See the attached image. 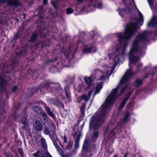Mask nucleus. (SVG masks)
I'll return each instance as SVG.
<instances>
[{
  "label": "nucleus",
  "mask_w": 157,
  "mask_h": 157,
  "mask_svg": "<svg viewBox=\"0 0 157 157\" xmlns=\"http://www.w3.org/2000/svg\"><path fill=\"white\" fill-rule=\"evenodd\" d=\"M136 73V72H133L131 69L127 70L116 88L112 90L102 105L92 117L90 124V129H96L99 128L101 123L103 121L108 112L110 110V106L114 102L116 98L119 96L116 94L118 89L123 84L128 82Z\"/></svg>",
  "instance_id": "nucleus-1"
},
{
  "label": "nucleus",
  "mask_w": 157,
  "mask_h": 157,
  "mask_svg": "<svg viewBox=\"0 0 157 157\" xmlns=\"http://www.w3.org/2000/svg\"><path fill=\"white\" fill-rule=\"evenodd\" d=\"M139 29L137 23L135 22H129L127 24L124 33H116V36L118 38L119 43L123 44V50H125L128 46L127 40L130 39Z\"/></svg>",
  "instance_id": "nucleus-2"
},
{
  "label": "nucleus",
  "mask_w": 157,
  "mask_h": 157,
  "mask_svg": "<svg viewBox=\"0 0 157 157\" xmlns=\"http://www.w3.org/2000/svg\"><path fill=\"white\" fill-rule=\"evenodd\" d=\"M147 32L144 31L137 35L132 42V45L129 53V59L131 63H136L139 58L134 55L135 52H140V43H141L144 45H146L148 42Z\"/></svg>",
  "instance_id": "nucleus-3"
},
{
  "label": "nucleus",
  "mask_w": 157,
  "mask_h": 157,
  "mask_svg": "<svg viewBox=\"0 0 157 157\" xmlns=\"http://www.w3.org/2000/svg\"><path fill=\"white\" fill-rule=\"evenodd\" d=\"M38 31L36 30L34 31L31 34L28 42L25 44V47L29 48V44L30 43L34 44V47L35 49L40 50V48L41 49H42L49 45V44H46V41H43L41 42L40 41H38Z\"/></svg>",
  "instance_id": "nucleus-4"
},
{
  "label": "nucleus",
  "mask_w": 157,
  "mask_h": 157,
  "mask_svg": "<svg viewBox=\"0 0 157 157\" xmlns=\"http://www.w3.org/2000/svg\"><path fill=\"white\" fill-rule=\"evenodd\" d=\"M102 87V82H101L96 87L95 92L94 90H92L88 92L87 95L84 94L82 96L77 98L78 102H82V107H80L82 113L83 112V110L86 107V104L89 100L90 95L92 94H94V96L96 94L98 93L101 89Z\"/></svg>",
  "instance_id": "nucleus-5"
},
{
  "label": "nucleus",
  "mask_w": 157,
  "mask_h": 157,
  "mask_svg": "<svg viewBox=\"0 0 157 157\" xmlns=\"http://www.w3.org/2000/svg\"><path fill=\"white\" fill-rule=\"evenodd\" d=\"M45 88L49 92H58L62 90V88L59 83H50L45 85Z\"/></svg>",
  "instance_id": "nucleus-6"
},
{
  "label": "nucleus",
  "mask_w": 157,
  "mask_h": 157,
  "mask_svg": "<svg viewBox=\"0 0 157 157\" xmlns=\"http://www.w3.org/2000/svg\"><path fill=\"white\" fill-rule=\"evenodd\" d=\"M6 2L9 6L17 8L20 6L19 0H0V4Z\"/></svg>",
  "instance_id": "nucleus-7"
},
{
  "label": "nucleus",
  "mask_w": 157,
  "mask_h": 157,
  "mask_svg": "<svg viewBox=\"0 0 157 157\" xmlns=\"http://www.w3.org/2000/svg\"><path fill=\"white\" fill-rule=\"evenodd\" d=\"M95 42L89 43L86 45L82 49V52L84 53H89L91 52V50L95 47Z\"/></svg>",
  "instance_id": "nucleus-8"
},
{
  "label": "nucleus",
  "mask_w": 157,
  "mask_h": 157,
  "mask_svg": "<svg viewBox=\"0 0 157 157\" xmlns=\"http://www.w3.org/2000/svg\"><path fill=\"white\" fill-rule=\"evenodd\" d=\"M7 85L6 78L4 75L2 73L0 77V90H1Z\"/></svg>",
  "instance_id": "nucleus-9"
},
{
  "label": "nucleus",
  "mask_w": 157,
  "mask_h": 157,
  "mask_svg": "<svg viewBox=\"0 0 157 157\" xmlns=\"http://www.w3.org/2000/svg\"><path fill=\"white\" fill-rule=\"evenodd\" d=\"M147 25L149 27L157 26V16L155 15L153 16L148 23Z\"/></svg>",
  "instance_id": "nucleus-10"
},
{
  "label": "nucleus",
  "mask_w": 157,
  "mask_h": 157,
  "mask_svg": "<svg viewBox=\"0 0 157 157\" xmlns=\"http://www.w3.org/2000/svg\"><path fill=\"white\" fill-rule=\"evenodd\" d=\"M124 54V51L122 50L121 54L118 53V55L115 56L114 58V60L116 64L120 62V58L121 57H123Z\"/></svg>",
  "instance_id": "nucleus-11"
},
{
  "label": "nucleus",
  "mask_w": 157,
  "mask_h": 157,
  "mask_svg": "<svg viewBox=\"0 0 157 157\" xmlns=\"http://www.w3.org/2000/svg\"><path fill=\"white\" fill-rule=\"evenodd\" d=\"M131 94V93H129L127 94L126 95V97L124 98L123 101L121 103L120 105L119 108V109L120 110L124 107L126 102L130 97Z\"/></svg>",
  "instance_id": "nucleus-12"
},
{
  "label": "nucleus",
  "mask_w": 157,
  "mask_h": 157,
  "mask_svg": "<svg viewBox=\"0 0 157 157\" xmlns=\"http://www.w3.org/2000/svg\"><path fill=\"white\" fill-rule=\"evenodd\" d=\"M46 111L48 114L54 120H55L56 117L54 113L51 111L50 108L48 106L45 105V106Z\"/></svg>",
  "instance_id": "nucleus-13"
},
{
  "label": "nucleus",
  "mask_w": 157,
  "mask_h": 157,
  "mask_svg": "<svg viewBox=\"0 0 157 157\" xmlns=\"http://www.w3.org/2000/svg\"><path fill=\"white\" fill-rule=\"evenodd\" d=\"M35 129L38 131H40L42 129V125L39 121H36L34 124Z\"/></svg>",
  "instance_id": "nucleus-14"
},
{
  "label": "nucleus",
  "mask_w": 157,
  "mask_h": 157,
  "mask_svg": "<svg viewBox=\"0 0 157 157\" xmlns=\"http://www.w3.org/2000/svg\"><path fill=\"white\" fill-rule=\"evenodd\" d=\"M121 1L125 3V6L127 7L126 8H121L122 10H123L124 12H127L129 13L132 12V9L127 6V3L125 0H121Z\"/></svg>",
  "instance_id": "nucleus-15"
},
{
  "label": "nucleus",
  "mask_w": 157,
  "mask_h": 157,
  "mask_svg": "<svg viewBox=\"0 0 157 157\" xmlns=\"http://www.w3.org/2000/svg\"><path fill=\"white\" fill-rule=\"evenodd\" d=\"M50 3L56 10L58 9L59 6L57 0H52L51 1Z\"/></svg>",
  "instance_id": "nucleus-16"
},
{
  "label": "nucleus",
  "mask_w": 157,
  "mask_h": 157,
  "mask_svg": "<svg viewBox=\"0 0 157 157\" xmlns=\"http://www.w3.org/2000/svg\"><path fill=\"white\" fill-rule=\"evenodd\" d=\"M20 122L24 125L25 126L29 124V122L27 120L26 116L22 117L20 120Z\"/></svg>",
  "instance_id": "nucleus-17"
},
{
  "label": "nucleus",
  "mask_w": 157,
  "mask_h": 157,
  "mask_svg": "<svg viewBox=\"0 0 157 157\" xmlns=\"http://www.w3.org/2000/svg\"><path fill=\"white\" fill-rule=\"evenodd\" d=\"M40 114L43 116V120L45 122L50 121V122H52L51 121L49 120L47 114L44 112L43 111V112H41Z\"/></svg>",
  "instance_id": "nucleus-18"
},
{
  "label": "nucleus",
  "mask_w": 157,
  "mask_h": 157,
  "mask_svg": "<svg viewBox=\"0 0 157 157\" xmlns=\"http://www.w3.org/2000/svg\"><path fill=\"white\" fill-rule=\"evenodd\" d=\"M43 150L38 151L33 155L35 157H43Z\"/></svg>",
  "instance_id": "nucleus-19"
},
{
  "label": "nucleus",
  "mask_w": 157,
  "mask_h": 157,
  "mask_svg": "<svg viewBox=\"0 0 157 157\" xmlns=\"http://www.w3.org/2000/svg\"><path fill=\"white\" fill-rule=\"evenodd\" d=\"M143 83V79L138 78L136 80L134 86L136 87H138Z\"/></svg>",
  "instance_id": "nucleus-20"
},
{
  "label": "nucleus",
  "mask_w": 157,
  "mask_h": 157,
  "mask_svg": "<svg viewBox=\"0 0 157 157\" xmlns=\"http://www.w3.org/2000/svg\"><path fill=\"white\" fill-rule=\"evenodd\" d=\"M130 114L128 112H127L124 116V117L123 120H122V122L123 123L127 122L129 118Z\"/></svg>",
  "instance_id": "nucleus-21"
},
{
  "label": "nucleus",
  "mask_w": 157,
  "mask_h": 157,
  "mask_svg": "<svg viewBox=\"0 0 157 157\" xmlns=\"http://www.w3.org/2000/svg\"><path fill=\"white\" fill-rule=\"evenodd\" d=\"M40 142L42 145L44 150L47 149V146L44 139L41 138L40 139Z\"/></svg>",
  "instance_id": "nucleus-22"
},
{
  "label": "nucleus",
  "mask_w": 157,
  "mask_h": 157,
  "mask_svg": "<svg viewBox=\"0 0 157 157\" xmlns=\"http://www.w3.org/2000/svg\"><path fill=\"white\" fill-rule=\"evenodd\" d=\"M138 14L139 16V18L138 21V23H142L141 24L142 25L143 23L144 18L142 14L139 11Z\"/></svg>",
  "instance_id": "nucleus-23"
},
{
  "label": "nucleus",
  "mask_w": 157,
  "mask_h": 157,
  "mask_svg": "<svg viewBox=\"0 0 157 157\" xmlns=\"http://www.w3.org/2000/svg\"><path fill=\"white\" fill-rule=\"evenodd\" d=\"M44 132L46 135H49L51 133L49 128L47 126H46L44 128Z\"/></svg>",
  "instance_id": "nucleus-24"
},
{
  "label": "nucleus",
  "mask_w": 157,
  "mask_h": 157,
  "mask_svg": "<svg viewBox=\"0 0 157 157\" xmlns=\"http://www.w3.org/2000/svg\"><path fill=\"white\" fill-rule=\"evenodd\" d=\"M32 108L36 112L39 113V114L41 112L43 111L41 110L40 108H39L37 106L33 107Z\"/></svg>",
  "instance_id": "nucleus-25"
},
{
  "label": "nucleus",
  "mask_w": 157,
  "mask_h": 157,
  "mask_svg": "<svg viewBox=\"0 0 157 157\" xmlns=\"http://www.w3.org/2000/svg\"><path fill=\"white\" fill-rule=\"evenodd\" d=\"M52 157L48 152L47 149L44 150L43 151V157Z\"/></svg>",
  "instance_id": "nucleus-26"
},
{
  "label": "nucleus",
  "mask_w": 157,
  "mask_h": 157,
  "mask_svg": "<svg viewBox=\"0 0 157 157\" xmlns=\"http://www.w3.org/2000/svg\"><path fill=\"white\" fill-rule=\"evenodd\" d=\"M84 79L88 85H90L91 84V80L90 78L87 77H85Z\"/></svg>",
  "instance_id": "nucleus-27"
},
{
  "label": "nucleus",
  "mask_w": 157,
  "mask_h": 157,
  "mask_svg": "<svg viewBox=\"0 0 157 157\" xmlns=\"http://www.w3.org/2000/svg\"><path fill=\"white\" fill-rule=\"evenodd\" d=\"M74 11V10L72 8L69 7L66 9V13L67 14H69L72 13Z\"/></svg>",
  "instance_id": "nucleus-28"
},
{
  "label": "nucleus",
  "mask_w": 157,
  "mask_h": 157,
  "mask_svg": "<svg viewBox=\"0 0 157 157\" xmlns=\"http://www.w3.org/2000/svg\"><path fill=\"white\" fill-rule=\"evenodd\" d=\"M117 11H118L119 15H120L121 17L122 18L124 16L123 15L124 11L122 10L120 8H118V9H117Z\"/></svg>",
  "instance_id": "nucleus-29"
},
{
  "label": "nucleus",
  "mask_w": 157,
  "mask_h": 157,
  "mask_svg": "<svg viewBox=\"0 0 157 157\" xmlns=\"http://www.w3.org/2000/svg\"><path fill=\"white\" fill-rule=\"evenodd\" d=\"M19 34V30H18V31L16 33V34L13 37V40L16 41L18 38Z\"/></svg>",
  "instance_id": "nucleus-30"
},
{
  "label": "nucleus",
  "mask_w": 157,
  "mask_h": 157,
  "mask_svg": "<svg viewBox=\"0 0 157 157\" xmlns=\"http://www.w3.org/2000/svg\"><path fill=\"white\" fill-rule=\"evenodd\" d=\"M98 136V132L97 131L94 132L93 134V139H96Z\"/></svg>",
  "instance_id": "nucleus-31"
},
{
  "label": "nucleus",
  "mask_w": 157,
  "mask_h": 157,
  "mask_svg": "<svg viewBox=\"0 0 157 157\" xmlns=\"http://www.w3.org/2000/svg\"><path fill=\"white\" fill-rule=\"evenodd\" d=\"M53 144H54L56 148L57 151H59L60 150V149L59 148V146H58V145L57 144V143L55 142L54 141H53Z\"/></svg>",
  "instance_id": "nucleus-32"
},
{
  "label": "nucleus",
  "mask_w": 157,
  "mask_h": 157,
  "mask_svg": "<svg viewBox=\"0 0 157 157\" xmlns=\"http://www.w3.org/2000/svg\"><path fill=\"white\" fill-rule=\"evenodd\" d=\"M102 7V4L101 2H100L97 4V8L99 9H101Z\"/></svg>",
  "instance_id": "nucleus-33"
},
{
  "label": "nucleus",
  "mask_w": 157,
  "mask_h": 157,
  "mask_svg": "<svg viewBox=\"0 0 157 157\" xmlns=\"http://www.w3.org/2000/svg\"><path fill=\"white\" fill-rule=\"evenodd\" d=\"M65 91L67 97L68 98H69L70 97V94L69 91L67 90L66 89H65Z\"/></svg>",
  "instance_id": "nucleus-34"
},
{
  "label": "nucleus",
  "mask_w": 157,
  "mask_h": 157,
  "mask_svg": "<svg viewBox=\"0 0 157 157\" xmlns=\"http://www.w3.org/2000/svg\"><path fill=\"white\" fill-rule=\"evenodd\" d=\"M116 129L113 130L109 134V136L110 137L113 136L115 135V132Z\"/></svg>",
  "instance_id": "nucleus-35"
},
{
  "label": "nucleus",
  "mask_w": 157,
  "mask_h": 157,
  "mask_svg": "<svg viewBox=\"0 0 157 157\" xmlns=\"http://www.w3.org/2000/svg\"><path fill=\"white\" fill-rule=\"evenodd\" d=\"M81 136V134L80 133H79L78 135L76 136V139L75 140V141H78L79 140Z\"/></svg>",
  "instance_id": "nucleus-36"
},
{
  "label": "nucleus",
  "mask_w": 157,
  "mask_h": 157,
  "mask_svg": "<svg viewBox=\"0 0 157 157\" xmlns=\"http://www.w3.org/2000/svg\"><path fill=\"white\" fill-rule=\"evenodd\" d=\"M18 151L21 155V156H23V152L22 150L21 149L19 148L18 149Z\"/></svg>",
  "instance_id": "nucleus-37"
},
{
  "label": "nucleus",
  "mask_w": 157,
  "mask_h": 157,
  "mask_svg": "<svg viewBox=\"0 0 157 157\" xmlns=\"http://www.w3.org/2000/svg\"><path fill=\"white\" fill-rule=\"evenodd\" d=\"M151 67V64H148L147 65L145 66L144 69H149Z\"/></svg>",
  "instance_id": "nucleus-38"
},
{
  "label": "nucleus",
  "mask_w": 157,
  "mask_h": 157,
  "mask_svg": "<svg viewBox=\"0 0 157 157\" xmlns=\"http://www.w3.org/2000/svg\"><path fill=\"white\" fill-rule=\"evenodd\" d=\"M5 113L4 111L2 108H0V115H2Z\"/></svg>",
  "instance_id": "nucleus-39"
},
{
  "label": "nucleus",
  "mask_w": 157,
  "mask_h": 157,
  "mask_svg": "<svg viewBox=\"0 0 157 157\" xmlns=\"http://www.w3.org/2000/svg\"><path fill=\"white\" fill-rule=\"evenodd\" d=\"M143 64L142 63H139L136 67V69H140L142 68Z\"/></svg>",
  "instance_id": "nucleus-40"
},
{
  "label": "nucleus",
  "mask_w": 157,
  "mask_h": 157,
  "mask_svg": "<svg viewBox=\"0 0 157 157\" xmlns=\"http://www.w3.org/2000/svg\"><path fill=\"white\" fill-rule=\"evenodd\" d=\"M17 87L16 86H15L13 88L12 90V92H15V91L17 90Z\"/></svg>",
  "instance_id": "nucleus-41"
},
{
  "label": "nucleus",
  "mask_w": 157,
  "mask_h": 157,
  "mask_svg": "<svg viewBox=\"0 0 157 157\" xmlns=\"http://www.w3.org/2000/svg\"><path fill=\"white\" fill-rule=\"evenodd\" d=\"M126 87L124 86L121 90V94L125 90Z\"/></svg>",
  "instance_id": "nucleus-42"
},
{
  "label": "nucleus",
  "mask_w": 157,
  "mask_h": 157,
  "mask_svg": "<svg viewBox=\"0 0 157 157\" xmlns=\"http://www.w3.org/2000/svg\"><path fill=\"white\" fill-rule=\"evenodd\" d=\"M43 4L44 5H47L48 2V0H43Z\"/></svg>",
  "instance_id": "nucleus-43"
},
{
  "label": "nucleus",
  "mask_w": 157,
  "mask_h": 157,
  "mask_svg": "<svg viewBox=\"0 0 157 157\" xmlns=\"http://www.w3.org/2000/svg\"><path fill=\"white\" fill-rule=\"evenodd\" d=\"M77 2L80 3H83L84 0H76Z\"/></svg>",
  "instance_id": "nucleus-44"
},
{
  "label": "nucleus",
  "mask_w": 157,
  "mask_h": 157,
  "mask_svg": "<svg viewBox=\"0 0 157 157\" xmlns=\"http://www.w3.org/2000/svg\"><path fill=\"white\" fill-rule=\"evenodd\" d=\"M62 137L63 139L64 142V143H66L67 142V139H66V136H63H63H62Z\"/></svg>",
  "instance_id": "nucleus-45"
},
{
  "label": "nucleus",
  "mask_w": 157,
  "mask_h": 157,
  "mask_svg": "<svg viewBox=\"0 0 157 157\" xmlns=\"http://www.w3.org/2000/svg\"><path fill=\"white\" fill-rule=\"evenodd\" d=\"M79 141H75V145L76 147H77L78 145Z\"/></svg>",
  "instance_id": "nucleus-46"
},
{
  "label": "nucleus",
  "mask_w": 157,
  "mask_h": 157,
  "mask_svg": "<svg viewBox=\"0 0 157 157\" xmlns=\"http://www.w3.org/2000/svg\"><path fill=\"white\" fill-rule=\"evenodd\" d=\"M104 79H105V77L104 76H101V78L98 79V80H100V81H102V80H104Z\"/></svg>",
  "instance_id": "nucleus-47"
},
{
  "label": "nucleus",
  "mask_w": 157,
  "mask_h": 157,
  "mask_svg": "<svg viewBox=\"0 0 157 157\" xmlns=\"http://www.w3.org/2000/svg\"><path fill=\"white\" fill-rule=\"evenodd\" d=\"M148 3L149 4L152 3H153V1L152 0H147Z\"/></svg>",
  "instance_id": "nucleus-48"
},
{
  "label": "nucleus",
  "mask_w": 157,
  "mask_h": 157,
  "mask_svg": "<svg viewBox=\"0 0 157 157\" xmlns=\"http://www.w3.org/2000/svg\"><path fill=\"white\" fill-rule=\"evenodd\" d=\"M103 66L104 67H106L107 68V69H108V67L106 64H104L103 65Z\"/></svg>",
  "instance_id": "nucleus-49"
},
{
  "label": "nucleus",
  "mask_w": 157,
  "mask_h": 157,
  "mask_svg": "<svg viewBox=\"0 0 157 157\" xmlns=\"http://www.w3.org/2000/svg\"><path fill=\"white\" fill-rule=\"evenodd\" d=\"M22 15L23 16V18H25L26 17V15L25 13H24L22 14Z\"/></svg>",
  "instance_id": "nucleus-50"
},
{
  "label": "nucleus",
  "mask_w": 157,
  "mask_h": 157,
  "mask_svg": "<svg viewBox=\"0 0 157 157\" xmlns=\"http://www.w3.org/2000/svg\"><path fill=\"white\" fill-rule=\"evenodd\" d=\"M97 51V49L96 48H95L94 49L93 51H92V52L93 53H94V52H96Z\"/></svg>",
  "instance_id": "nucleus-51"
},
{
  "label": "nucleus",
  "mask_w": 157,
  "mask_h": 157,
  "mask_svg": "<svg viewBox=\"0 0 157 157\" xmlns=\"http://www.w3.org/2000/svg\"><path fill=\"white\" fill-rule=\"evenodd\" d=\"M116 64H116L115 65H113L112 67H110V69H114L116 65Z\"/></svg>",
  "instance_id": "nucleus-52"
},
{
  "label": "nucleus",
  "mask_w": 157,
  "mask_h": 157,
  "mask_svg": "<svg viewBox=\"0 0 157 157\" xmlns=\"http://www.w3.org/2000/svg\"><path fill=\"white\" fill-rule=\"evenodd\" d=\"M132 2H133V4L135 6V7H136V4L135 3V2H134V0H132Z\"/></svg>",
  "instance_id": "nucleus-53"
},
{
  "label": "nucleus",
  "mask_w": 157,
  "mask_h": 157,
  "mask_svg": "<svg viewBox=\"0 0 157 157\" xmlns=\"http://www.w3.org/2000/svg\"><path fill=\"white\" fill-rule=\"evenodd\" d=\"M95 36V34L94 33L92 35V38L93 39L94 38V36Z\"/></svg>",
  "instance_id": "nucleus-54"
},
{
  "label": "nucleus",
  "mask_w": 157,
  "mask_h": 157,
  "mask_svg": "<svg viewBox=\"0 0 157 157\" xmlns=\"http://www.w3.org/2000/svg\"><path fill=\"white\" fill-rule=\"evenodd\" d=\"M128 153H127L123 156V157H127Z\"/></svg>",
  "instance_id": "nucleus-55"
},
{
  "label": "nucleus",
  "mask_w": 157,
  "mask_h": 157,
  "mask_svg": "<svg viewBox=\"0 0 157 157\" xmlns=\"http://www.w3.org/2000/svg\"><path fill=\"white\" fill-rule=\"evenodd\" d=\"M63 66H64V67H69V65H63Z\"/></svg>",
  "instance_id": "nucleus-56"
},
{
  "label": "nucleus",
  "mask_w": 157,
  "mask_h": 157,
  "mask_svg": "<svg viewBox=\"0 0 157 157\" xmlns=\"http://www.w3.org/2000/svg\"><path fill=\"white\" fill-rule=\"evenodd\" d=\"M111 73H108V72H107V75H111Z\"/></svg>",
  "instance_id": "nucleus-57"
},
{
  "label": "nucleus",
  "mask_w": 157,
  "mask_h": 157,
  "mask_svg": "<svg viewBox=\"0 0 157 157\" xmlns=\"http://www.w3.org/2000/svg\"><path fill=\"white\" fill-rule=\"evenodd\" d=\"M93 0H90V3H93Z\"/></svg>",
  "instance_id": "nucleus-58"
},
{
  "label": "nucleus",
  "mask_w": 157,
  "mask_h": 157,
  "mask_svg": "<svg viewBox=\"0 0 157 157\" xmlns=\"http://www.w3.org/2000/svg\"><path fill=\"white\" fill-rule=\"evenodd\" d=\"M96 4L95 3L93 4V7H96Z\"/></svg>",
  "instance_id": "nucleus-59"
},
{
  "label": "nucleus",
  "mask_w": 157,
  "mask_h": 157,
  "mask_svg": "<svg viewBox=\"0 0 157 157\" xmlns=\"http://www.w3.org/2000/svg\"><path fill=\"white\" fill-rule=\"evenodd\" d=\"M152 69H157V66H155V67H154Z\"/></svg>",
  "instance_id": "nucleus-60"
},
{
  "label": "nucleus",
  "mask_w": 157,
  "mask_h": 157,
  "mask_svg": "<svg viewBox=\"0 0 157 157\" xmlns=\"http://www.w3.org/2000/svg\"><path fill=\"white\" fill-rule=\"evenodd\" d=\"M69 147H71V146L70 145H69V146H67V149L68 148H69Z\"/></svg>",
  "instance_id": "nucleus-61"
},
{
  "label": "nucleus",
  "mask_w": 157,
  "mask_h": 157,
  "mask_svg": "<svg viewBox=\"0 0 157 157\" xmlns=\"http://www.w3.org/2000/svg\"><path fill=\"white\" fill-rule=\"evenodd\" d=\"M80 42L79 41H78L77 42V43L78 44Z\"/></svg>",
  "instance_id": "nucleus-62"
},
{
  "label": "nucleus",
  "mask_w": 157,
  "mask_h": 157,
  "mask_svg": "<svg viewBox=\"0 0 157 157\" xmlns=\"http://www.w3.org/2000/svg\"><path fill=\"white\" fill-rule=\"evenodd\" d=\"M57 46H59V47H60V44H57Z\"/></svg>",
  "instance_id": "nucleus-63"
},
{
  "label": "nucleus",
  "mask_w": 157,
  "mask_h": 157,
  "mask_svg": "<svg viewBox=\"0 0 157 157\" xmlns=\"http://www.w3.org/2000/svg\"><path fill=\"white\" fill-rule=\"evenodd\" d=\"M63 157H68V156H64Z\"/></svg>",
  "instance_id": "nucleus-64"
}]
</instances>
